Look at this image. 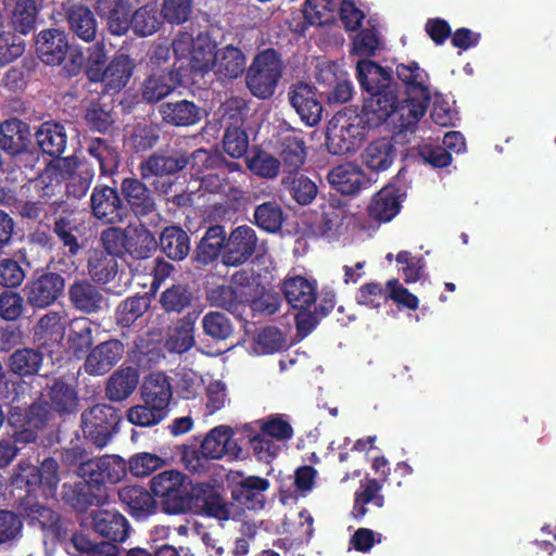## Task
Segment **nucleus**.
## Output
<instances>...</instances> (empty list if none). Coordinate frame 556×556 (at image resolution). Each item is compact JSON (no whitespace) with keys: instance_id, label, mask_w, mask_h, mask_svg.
Segmentation results:
<instances>
[{"instance_id":"f257e3e1","label":"nucleus","mask_w":556,"mask_h":556,"mask_svg":"<svg viewBox=\"0 0 556 556\" xmlns=\"http://www.w3.org/2000/svg\"><path fill=\"white\" fill-rule=\"evenodd\" d=\"M60 481L58 475V464L52 458H47L42 462L40 469L35 466L21 463L17 471L13 476L12 483L17 489L28 488L26 498L23 502L24 513L33 520L45 527L53 521L52 511L39 503H35L31 492L37 486L43 489L46 496H52Z\"/></svg>"},{"instance_id":"f03ea898","label":"nucleus","mask_w":556,"mask_h":556,"mask_svg":"<svg viewBox=\"0 0 556 556\" xmlns=\"http://www.w3.org/2000/svg\"><path fill=\"white\" fill-rule=\"evenodd\" d=\"M386 113L379 108V100L367 98L359 114L338 115L329 129V139L337 146L336 153L354 151L366 131L382 126Z\"/></svg>"},{"instance_id":"7ed1b4c3","label":"nucleus","mask_w":556,"mask_h":556,"mask_svg":"<svg viewBox=\"0 0 556 556\" xmlns=\"http://www.w3.org/2000/svg\"><path fill=\"white\" fill-rule=\"evenodd\" d=\"M370 100H379V108L386 113L382 125L393 129H406L415 125L425 115L430 99L407 94L404 100L399 99V87L384 93H378Z\"/></svg>"},{"instance_id":"20e7f679","label":"nucleus","mask_w":556,"mask_h":556,"mask_svg":"<svg viewBox=\"0 0 556 556\" xmlns=\"http://www.w3.org/2000/svg\"><path fill=\"white\" fill-rule=\"evenodd\" d=\"M283 63L273 49H266L255 55L248 68L245 83L250 92L258 99H269L276 91L282 77Z\"/></svg>"},{"instance_id":"39448f33","label":"nucleus","mask_w":556,"mask_h":556,"mask_svg":"<svg viewBox=\"0 0 556 556\" xmlns=\"http://www.w3.org/2000/svg\"><path fill=\"white\" fill-rule=\"evenodd\" d=\"M173 50L179 62L178 71L188 67L200 74L213 71L216 46L208 35L199 34L193 38L189 34H181L174 40Z\"/></svg>"},{"instance_id":"423d86ee","label":"nucleus","mask_w":556,"mask_h":556,"mask_svg":"<svg viewBox=\"0 0 556 556\" xmlns=\"http://www.w3.org/2000/svg\"><path fill=\"white\" fill-rule=\"evenodd\" d=\"M91 507L83 517V525L113 541L123 542L128 536V523L123 515L106 503V494L94 496Z\"/></svg>"},{"instance_id":"0eeeda50","label":"nucleus","mask_w":556,"mask_h":556,"mask_svg":"<svg viewBox=\"0 0 556 556\" xmlns=\"http://www.w3.org/2000/svg\"><path fill=\"white\" fill-rule=\"evenodd\" d=\"M201 187L212 193H222L233 206L243 198L242 186L245 182V173L238 163H224L212 172L199 177Z\"/></svg>"},{"instance_id":"6e6552de","label":"nucleus","mask_w":556,"mask_h":556,"mask_svg":"<svg viewBox=\"0 0 556 556\" xmlns=\"http://www.w3.org/2000/svg\"><path fill=\"white\" fill-rule=\"evenodd\" d=\"M76 472L88 484H115L126 476L127 466L123 458L115 455H106L81 462Z\"/></svg>"},{"instance_id":"1a4fd4ad","label":"nucleus","mask_w":556,"mask_h":556,"mask_svg":"<svg viewBox=\"0 0 556 556\" xmlns=\"http://www.w3.org/2000/svg\"><path fill=\"white\" fill-rule=\"evenodd\" d=\"M150 484L154 495L161 497L172 513L177 514L185 509L189 491L184 473L178 470H166L154 476Z\"/></svg>"},{"instance_id":"9d476101","label":"nucleus","mask_w":556,"mask_h":556,"mask_svg":"<svg viewBox=\"0 0 556 556\" xmlns=\"http://www.w3.org/2000/svg\"><path fill=\"white\" fill-rule=\"evenodd\" d=\"M117 420L113 407L98 404L83 413V431L96 445L104 446L114 433Z\"/></svg>"},{"instance_id":"9b49d317","label":"nucleus","mask_w":556,"mask_h":556,"mask_svg":"<svg viewBox=\"0 0 556 556\" xmlns=\"http://www.w3.org/2000/svg\"><path fill=\"white\" fill-rule=\"evenodd\" d=\"M258 238L256 231L247 225L233 228L227 236L222 262L226 266H240L248 262L256 252Z\"/></svg>"},{"instance_id":"f8f14e48","label":"nucleus","mask_w":556,"mask_h":556,"mask_svg":"<svg viewBox=\"0 0 556 556\" xmlns=\"http://www.w3.org/2000/svg\"><path fill=\"white\" fill-rule=\"evenodd\" d=\"M48 419V410L41 404L27 409L15 406L12 408L9 422L15 428L14 444H27L35 441L37 431Z\"/></svg>"},{"instance_id":"ddd939ff","label":"nucleus","mask_w":556,"mask_h":556,"mask_svg":"<svg viewBox=\"0 0 556 556\" xmlns=\"http://www.w3.org/2000/svg\"><path fill=\"white\" fill-rule=\"evenodd\" d=\"M288 98L301 121L307 126L317 125L323 115V105L316 89L307 83H295L289 87Z\"/></svg>"},{"instance_id":"4468645a","label":"nucleus","mask_w":556,"mask_h":556,"mask_svg":"<svg viewBox=\"0 0 556 556\" xmlns=\"http://www.w3.org/2000/svg\"><path fill=\"white\" fill-rule=\"evenodd\" d=\"M132 70V61L127 55L119 54L110 62L103 72L96 66H90L88 76L91 81L102 83L106 92H118L129 81Z\"/></svg>"},{"instance_id":"2eb2a0df","label":"nucleus","mask_w":556,"mask_h":556,"mask_svg":"<svg viewBox=\"0 0 556 556\" xmlns=\"http://www.w3.org/2000/svg\"><path fill=\"white\" fill-rule=\"evenodd\" d=\"M200 446L204 458H239L242 454V448L235 440L232 429L228 426H217L211 429Z\"/></svg>"},{"instance_id":"dca6fc26","label":"nucleus","mask_w":556,"mask_h":556,"mask_svg":"<svg viewBox=\"0 0 556 556\" xmlns=\"http://www.w3.org/2000/svg\"><path fill=\"white\" fill-rule=\"evenodd\" d=\"M242 475L239 471H231L229 479L236 482L232 495L242 506L248 509H261L265 503V492L269 488L268 480L255 476H250L237 481Z\"/></svg>"},{"instance_id":"f3484780","label":"nucleus","mask_w":556,"mask_h":556,"mask_svg":"<svg viewBox=\"0 0 556 556\" xmlns=\"http://www.w3.org/2000/svg\"><path fill=\"white\" fill-rule=\"evenodd\" d=\"M124 346L118 340H109L96 345L86 357L85 371L101 376L110 371L122 358Z\"/></svg>"},{"instance_id":"a211bd4d","label":"nucleus","mask_w":556,"mask_h":556,"mask_svg":"<svg viewBox=\"0 0 556 556\" xmlns=\"http://www.w3.org/2000/svg\"><path fill=\"white\" fill-rule=\"evenodd\" d=\"M356 76L364 90L374 98L389 89L395 90L397 85L392 81L390 73L370 60H362L356 65Z\"/></svg>"},{"instance_id":"6ab92c4d","label":"nucleus","mask_w":556,"mask_h":556,"mask_svg":"<svg viewBox=\"0 0 556 556\" xmlns=\"http://www.w3.org/2000/svg\"><path fill=\"white\" fill-rule=\"evenodd\" d=\"M64 289V280L56 274H45L26 287L28 302L37 307L53 303Z\"/></svg>"},{"instance_id":"aec40b11","label":"nucleus","mask_w":556,"mask_h":556,"mask_svg":"<svg viewBox=\"0 0 556 556\" xmlns=\"http://www.w3.org/2000/svg\"><path fill=\"white\" fill-rule=\"evenodd\" d=\"M36 45L39 58L49 65L60 64L68 50L66 35L58 29L40 31Z\"/></svg>"},{"instance_id":"412c9836","label":"nucleus","mask_w":556,"mask_h":556,"mask_svg":"<svg viewBox=\"0 0 556 556\" xmlns=\"http://www.w3.org/2000/svg\"><path fill=\"white\" fill-rule=\"evenodd\" d=\"M396 159V149L391 138L382 137L368 143L362 153L363 164L372 172H384Z\"/></svg>"},{"instance_id":"4be33fe9","label":"nucleus","mask_w":556,"mask_h":556,"mask_svg":"<svg viewBox=\"0 0 556 556\" xmlns=\"http://www.w3.org/2000/svg\"><path fill=\"white\" fill-rule=\"evenodd\" d=\"M98 13L106 20L111 34L124 35L130 25V4L125 0H97Z\"/></svg>"},{"instance_id":"5701e85b","label":"nucleus","mask_w":556,"mask_h":556,"mask_svg":"<svg viewBox=\"0 0 556 556\" xmlns=\"http://www.w3.org/2000/svg\"><path fill=\"white\" fill-rule=\"evenodd\" d=\"M91 206L94 216L105 223H116L123 218L121 200L113 188H96L91 195Z\"/></svg>"},{"instance_id":"b1692460","label":"nucleus","mask_w":556,"mask_h":556,"mask_svg":"<svg viewBox=\"0 0 556 556\" xmlns=\"http://www.w3.org/2000/svg\"><path fill=\"white\" fill-rule=\"evenodd\" d=\"M402 197L400 190L393 186L382 188L369 204L370 217L382 223L390 222L401 210Z\"/></svg>"},{"instance_id":"393cba45","label":"nucleus","mask_w":556,"mask_h":556,"mask_svg":"<svg viewBox=\"0 0 556 556\" xmlns=\"http://www.w3.org/2000/svg\"><path fill=\"white\" fill-rule=\"evenodd\" d=\"M399 79L406 86L407 94L430 99L432 91L428 73L418 63L409 61L396 66Z\"/></svg>"},{"instance_id":"a878e982","label":"nucleus","mask_w":556,"mask_h":556,"mask_svg":"<svg viewBox=\"0 0 556 556\" xmlns=\"http://www.w3.org/2000/svg\"><path fill=\"white\" fill-rule=\"evenodd\" d=\"M182 74L178 68L172 71H159L150 75L142 85V98L147 102H157L168 96L180 83Z\"/></svg>"},{"instance_id":"bb28decb","label":"nucleus","mask_w":556,"mask_h":556,"mask_svg":"<svg viewBox=\"0 0 556 556\" xmlns=\"http://www.w3.org/2000/svg\"><path fill=\"white\" fill-rule=\"evenodd\" d=\"M328 181L342 194H354L366 185L363 170L351 163L339 165L330 170Z\"/></svg>"},{"instance_id":"cd10ccee","label":"nucleus","mask_w":556,"mask_h":556,"mask_svg":"<svg viewBox=\"0 0 556 556\" xmlns=\"http://www.w3.org/2000/svg\"><path fill=\"white\" fill-rule=\"evenodd\" d=\"M244 68L245 56L237 47L226 46L216 50L213 72L219 79H235Z\"/></svg>"},{"instance_id":"c85d7f7f","label":"nucleus","mask_w":556,"mask_h":556,"mask_svg":"<svg viewBox=\"0 0 556 556\" xmlns=\"http://www.w3.org/2000/svg\"><path fill=\"white\" fill-rule=\"evenodd\" d=\"M172 395L170 383L164 374L154 372L144 378L141 386V397L143 402L154 404L168 413Z\"/></svg>"},{"instance_id":"c756f323","label":"nucleus","mask_w":556,"mask_h":556,"mask_svg":"<svg viewBox=\"0 0 556 556\" xmlns=\"http://www.w3.org/2000/svg\"><path fill=\"white\" fill-rule=\"evenodd\" d=\"M245 277L244 273H236L232 277V285H220L211 288L207 292V300L211 305L230 309L236 304L249 301V294L243 287H235Z\"/></svg>"},{"instance_id":"7c9ffc66","label":"nucleus","mask_w":556,"mask_h":556,"mask_svg":"<svg viewBox=\"0 0 556 556\" xmlns=\"http://www.w3.org/2000/svg\"><path fill=\"white\" fill-rule=\"evenodd\" d=\"M70 300L80 312L90 314L103 309L106 301L101 292L87 281H77L70 288Z\"/></svg>"},{"instance_id":"2f4dec72","label":"nucleus","mask_w":556,"mask_h":556,"mask_svg":"<svg viewBox=\"0 0 556 556\" xmlns=\"http://www.w3.org/2000/svg\"><path fill=\"white\" fill-rule=\"evenodd\" d=\"M283 293L288 302L298 309H306L316 301V286L302 276L287 278Z\"/></svg>"},{"instance_id":"473e14b6","label":"nucleus","mask_w":556,"mask_h":556,"mask_svg":"<svg viewBox=\"0 0 556 556\" xmlns=\"http://www.w3.org/2000/svg\"><path fill=\"white\" fill-rule=\"evenodd\" d=\"M197 316L187 315L168 329L165 348L172 353H184L194 345V321Z\"/></svg>"},{"instance_id":"72a5a7b5","label":"nucleus","mask_w":556,"mask_h":556,"mask_svg":"<svg viewBox=\"0 0 556 556\" xmlns=\"http://www.w3.org/2000/svg\"><path fill=\"white\" fill-rule=\"evenodd\" d=\"M29 136L28 126L17 118L0 124V147L11 154L21 152L27 146Z\"/></svg>"},{"instance_id":"f704fd0d","label":"nucleus","mask_w":556,"mask_h":556,"mask_svg":"<svg viewBox=\"0 0 556 556\" xmlns=\"http://www.w3.org/2000/svg\"><path fill=\"white\" fill-rule=\"evenodd\" d=\"M278 151L285 165L299 168L306 159V149L301 132L282 134L278 140Z\"/></svg>"},{"instance_id":"c9c22d12","label":"nucleus","mask_w":556,"mask_h":556,"mask_svg":"<svg viewBox=\"0 0 556 556\" xmlns=\"http://www.w3.org/2000/svg\"><path fill=\"white\" fill-rule=\"evenodd\" d=\"M139 382L137 369L127 367L114 372L106 383V396L114 402L127 399Z\"/></svg>"},{"instance_id":"e433bc0d","label":"nucleus","mask_w":556,"mask_h":556,"mask_svg":"<svg viewBox=\"0 0 556 556\" xmlns=\"http://www.w3.org/2000/svg\"><path fill=\"white\" fill-rule=\"evenodd\" d=\"M122 192L136 215H147L153 211L154 201L149 190L138 179H124Z\"/></svg>"},{"instance_id":"4c0bfd02","label":"nucleus","mask_w":556,"mask_h":556,"mask_svg":"<svg viewBox=\"0 0 556 556\" xmlns=\"http://www.w3.org/2000/svg\"><path fill=\"white\" fill-rule=\"evenodd\" d=\"M66 324L67 321L63 313L49 312L34 327L35 339L41 344L59 342L64 337Z\"/></svg>"},{"instance_id":"58836bf2","label":"nucleus","mask_w":556,"mask_h":556,"mask_svg":"<svg viewBox=\"0 0 556 556\" xmlns=\"http://www.w3.org/2000/svg\"><path fill=\"white\" fill-rule=\"evenodd\" d=\"M36 139L41 150L49 155H61L65 151L67 136L61 124L43 123L36 132Z\"/></svg>"},{"instance_id":"ea45409f","label":"nucleus","mask_w":556,"mask_h":556,"mask_svg":"<svg viewBox=\"0 0 556 556\" xmlns=\"http://www.w3.org/2000/svg\"><path fill=\"white\" fill-rule=\"evenodd\" d=\"M187 166L185 155L166 156L153 154L141 163V176L144 179L154 176L172 175Z\"/></svg>"},{"instance_id":"a19ab883","label":"nucleus","mask_w":556,"mask_h":556,"mask_svg":"<svg viewBox=\"0 0 556 556\" xmlns=\"http://www.w3.org/2000/svg\"><path fill=\"white\" fill-rule=\"evenodd\" d=\"M121 501L127 505L129 513L137 519H143L154 509L152 496L140 486H126L118 492Z\"/></svg>"},{"instance_id":"79ce46f5","label":"nucleus","mask_w":556,"mask_h":556,"mask_svg":"<svg viewBox=\"0 0 556 556\" xmlns=\"http://www.w3.org/2000/svg\"><path fill=\"white\" fill-rule=\"evenodd\" d=\"M71 29L80 39L92 41L97 34V22L92 12L81 4H73L67 11Z\"/></svg>"},{"instance_id":"37998d69","label":"nucleus","mask_w":556,"mask_h":556,"mask_svg":"<svg viewBox=\"0 0 556 556\" xmlns=\"http://www.w3.org/2000/svg\"><path fill=\"white\" fill-rule=\"evenodd\" d=\"M161 248L172 260H184L189 251V237L186 231L176 226L166 227L160 237Z\"/></svg>"},{"instance_id":"c03bdc74","label":"nucleus","mask_w":556,"mask_h":556,"mask_svg":"<svg viewBox=\"0 0 556 556\" xmlns=\"http://www.w3.org/2000/svg\"><path fill=\"white\" fill-rule=\"evenodd\" d=\"M163 119L176 126L193 125L200 119V110L190 101L167 103L160 110Z\"/></svg>"},{"instance_id":"a18cd8bd","label":"nucleus","mask_w":556,"mask_h":556,"mask_svg":"<svg viewBox=\"0 0 556 556\" xmlns=\"http://www.w3.org/2000/svg\"><path fill=\"white\" fill-rule=\"evenodd\" d=\"M92 327L87 318H75L68 324L67 345L78 357L92 344Z\"/></svg>"},{"instance_id":"49530a36","label":"nucleus","mask_w":556,"mask_h":556,"mask_svg":"<svg viewBox=\"0 0 556 556\" xmlns=\"http://www.w3.org/2000/svg\"><path fill=\"white\" fill-rule=\"evenodd\" d=\"M76 161L70 157L51 161L39 177V182L48 189L47 194L61 182L73 176L76 168Z\"/></svg>"},{"instance_id":"de8ad7c7","label":"nucleus","mask_w":556,"mask_h":556,"mask_svg":"<svg viewBox=\"0 0 556 556\" xmlns=\"http://www.w3.org/2000/svg\"><path fill=\"white\" fill-rule=\"evenodd\" d=\"M227 240L225 229L222 226L210 227L198 247L197 258L203 264H207L215 260L220 249L225 250Z\"/></svg>"},{"instance_id":"09e8293b","label":"nucleus","mask_w":556,"mask_h":556,"mask_svg":"<svg viewBox=\"0 0 556 556\" xmlns=\"http://www.w3.org/2000/svg\"><path fill=\"white\" fill-rule=\"evenodd\" d=\"M303 16L311 25L321 26L330 24L336 18V0H305Z\"/></svg>"},{"instance_id":"8fccbe9b","label":"nucleus","mask_w":556,"mask_h":556,"mask_svg":"<svg viewBox=\"0 0 556 556\" xmlns=\"http://www.w3.org/2000/svg\"><path fill=\"white\" fill-rule=\"evenodd\" d=\"M128 254L135 258H147L156 250L154 236L143 226L129 227Z\"/></svg>"},{"instance_id":"3c124183","label":"nucleus","mask_w":556,"mask_h":556,"mask_svg":"<svg viewBox=\"0 0 556 556\" xmlns=\"http://www.w3.org/2000/svg\"><path fill=\"white\" fill-rule=\"evenodd\" d=\"M88 270L94 281L106 283L115 277L117 262L114 257L104 255L103 252L94 251L89 256Z\"/></svg>"},{"instance_id":"603ef678","label":"nucleus","mask_w":556,"mask_h":556,"mask_svg":"<svg viewBox=\"0 0 556 556\" xmlns=\"http://www.w3.org/2000/svg\"><path fill=\"white\" fill-rule=\"evenodd\" d=\"M167 412L154 404L143 402L127 410V419L130 424L139 427H153L164 420Z\"/></svg>"},{"instance_id":"864d4df0","label":"nucleus","mask_w":556,"mask_h":556,"mask_svg":"<svg viewBox=\"0 0 556 556\" xmlns=\"http://www.w3.org/2000/svg\"><path fill=\"white\" fill-rule=\"evenodd\" d=\"M369 27L364 28L352 37L351 53L359 56H371L381 46V40L371 20L367 21Z\"/></svg>"},{"instance_id":"5fc2aeb1","label":"nucleus","mask_w":556,"mask_h":556,"mask_svg":"<svg viewBox=\"0 0 556 556\" xmlns=\"http://www.w3.org/2000/svg\"><path fill=\"white\" fill-rule=\"evenodd\" d=\"M54 232L63 245L68 249L71 255L78 253L80 244L76 233L79 232V219L74 214L59 218L54 224Z\"/></svg>"},{"instance_id":"6e6d98bb","label":"nucleus","mask_w":556,"mask_h":556,"mask_svg":"<svg viewBox=\"0 0 556 556\" xmlns=\"http://www.w3.org/2000/svg\"><path fill=\"white\" fill-rule=\"evenodd\" d=\"M200 492H203V497L200 501L201 509L205 515L219 520H227L230 517V507L215 490L206 491L201 485L194 490V495L199 497Z\"/></svg>"},{"instance_id":"4d7b16f0","label":"nucleus","mask_w":556,"mask_h":556,"mask_svg":"<svg viewBox=\"0 0 556 556\" xmlns=\"http://www.w3.org/2000/svg\"><path fill=\"white\" fill-rule=\"evenodd\" d=\"M150 300L147 296H132L123 301L116 311V320L123 327L135 323L149 308Z\"/></svg>"},{"instance_id":"13d9d810","label":"nucleus","mask_w":556,"mask_h":556,"mask_svg":"<svg viewBox=\"0 0 556 556\" xmlns=\"http://www.w3.org/2000/svg\"><path fill=\"white\" fill-rule=\"evenodd\" d=\"M129 240V227L126 229L110 227L101 233V242L104 250L114 258L115 256L128 253Z\"/></svg>"},{"instance_id":"bf43d9fd","label":"nucleus","mask_w":556,"mask_h":556,"mask_svg":"<svg viewBox=\"0 0 556 556\" xmlns=\"http://www.w3.org/2000/svg\"><path fill=\"white\" fill-rule=\"evenodd\" d=\"M41 363V354L33 349L17 350L10 357L11 370L23 376L36 374Z\"/></svg>"},{"instance_id":"052dcab7","label":"nucleus","mask_w":556,"mask_h":556,"mask_svg":"<svg viewBox=\"0 0 556 556\" xmlns=\"http://www.w3.org/2000/svg\"><path fill=\"white\" fill-rule=\"evenodd\" d=\"M256 225L267 232H276L283 223L281 207L274 202L258 205L254 212Z\"/></svg>"},{"instance_id":"680f3d73","label":"nucleus","mask_w":556,"mask_h":556,"mask_svg":"<svg viewBox=\"0 0 556 556\" xmlns=\"http://www.w3.org/2000/svg\"><path fill=\"white\" fill-rule=\"evenodd\" d=\"M263 434L282 444L293 435V429L283 415H270L260 421Z\"/></svg>"},{"instance_id":"e2e57ef3","label":"nucleus","mask_w":556,"mask_h":556,"mask_svg":"<svg viewBox=\"0 0 556 556\" xmlns=\"http://www.w3.org/2000/svg\"><path fill=\"white\" fill-rule=\"evenodd\" d=\"M51 408L58 412H72L76 407V393L74 389L62 381H56L48 392Z\"/></svg>"},{"instance_id":"0e129e2a","label":"nucleus","mask_w":556,"mask_h":556,"mask_svg":"<svg viewBox=\"0 0 556 556\" xmlns=\"http://www.w3.org/2000/svg\"><path fill=\"white\" fill-rule=\"evenodd\" d=\"M248 168L255 175L264 178H275L280 168L278 159L265 151H256L247 157Z\"/></svg>"},{"instance_id":"69168bd1","label":"nucleus","mask_w":556,"mask_h":556,"mask_svg":"<svg viewBox=\"0 0 556 556\" xmlns=\"http://www.w3.org/2000/svg\"><path fill=\"white\" fill-rule=\"evenodd\" d=\"M202 327L205 334L215 340H226L233 332L230 319L217 312L206 314L202 319Z\"/></svg>"},{"instance_id":"338daca9","label":"nucleus","mask_w":556,"mask_h":556,"mask_svg":"<svg viewBox=\"0 0 556 556\" xmlns=\"http://www.w3.org/2000/svg\"><path fill=\"white\" fill-rule=\"evenodd\" d=\"M286 348L282 333L274 327L262 329L255 338L253 350L258 355L273 354Z\"/></svg>"},{"instance_id":"774afa93","label":"nucleus","mask_w":556,"mask_h":556,"mask_svg":"<svg viewBox=\"0 0 556 556\" xmlns=\"http://www.w3.org/2000/svg\"><path fill=\"white\" fill-rule=\"evenodd\" d=\"M191 302V293L184 285H174L164 290L160 296V304L166 312L180 313Z\"/></svg>"}]
</instances>
